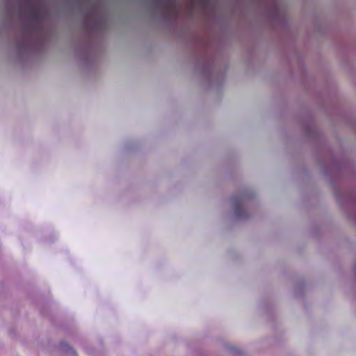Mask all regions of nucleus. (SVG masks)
<instances>
[{"instance_id": "obj_1", "label": "nucleus", "mask_w": 356, "mask_h": 356, "mask_svg": "<svg viewBox=\"0 0 356 356\" xmlns=\"http://www.w3.org/2000/svg\"><path fill=\"white\" fill-rule=\"evenodd\" d=\"M234 214L237 218H245L248 217L247 211L244 207L243 202H235Z\"/></svg>"}]
</instances>
